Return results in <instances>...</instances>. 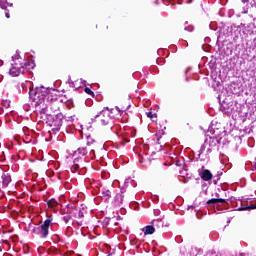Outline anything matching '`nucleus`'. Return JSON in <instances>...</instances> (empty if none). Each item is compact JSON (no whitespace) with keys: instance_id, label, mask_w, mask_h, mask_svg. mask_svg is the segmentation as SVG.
I'll return each mask as SVG.
<instances>
[{"instance_id":"obj_1","label":"nucleus","mask_w":256,"mask_h":256,"mask_svg":"<svg viewBox=\"0 0 256 256\" xmlns=\"http://www.w3.org/2000/svg\"><path fill=\"white\" fill-rule=\"evenodd\" d=\"M29 97L40 113H48L49 107L52 111H57V108H53L58 103L57 90L45 86L30 88Z\"/></svg>"},{"instance_id":"obj_2","label":"nucleus","mask_w":256,"mask_h":256,"mask_svg":"<svg viewBox=\"0 0 256 256\" xmlns=\"http://www.w3.org/2000/svg\"><path fill=\"white\" fill-rule=\"evenodd\" d=\"M74 161L71 167L72 173H78L79 175H84L87 171V163L95 159V149L91 147V141L87 142L86 147H80L74 151Z\"/></svg>"},{"instance_id":"obj_3","label":"nucleus","mask_w":256,"mask_h":256,"mask_svg":"<svg viewBox=\"0 0 256 256\" xmlns=\"http://www.w3.org/2000/svg\"><path fill=\"white\" fill-rule=\"evenodd\" d=\"M219 127H221V124H217L216 121H212L209 127V131L212 134V136H207L204 141V144L200 147V150H199L200 159L203 156V153H205V149L207 153H211V148L216 147L217 143H219V137H221L222 133H225L223 128H219Z\"/></svg>"},{"instance_id":"obj_4","label":"nucleus","mask_w":256,"mask_h":256,"mask_svg":"<svg viewBox=\"0 0 256 256\" xmlns=\"http://www.w3.org/2000/svg\"><path fill=\"white\" fill-rule=\"evenodd\" d=\"M230 205L236 210V211H247V207H242L241 205V200H237L235 197L230 198L229 200L223 199V198H212L207 201V205H210L211 207H214V209H217V211H223L225 209V203L227 205Z\"/></svg>"},{"instance_id":"obj_5","label":"nucleus","mask_w":256,"mask_h":256,"mask_svg":"<svg viewBox=\"0 0 256 256\" xmlns=\"http://www.w3.org/2000/svg\"><path fill=\"white\" fill-rule=\"evenodd\" d=\"M12 66L10 68V75L12 77H19L21 73H25V69H34L35 63L34 62H21L23 59H21V56L19 53L16 52L15 56H12Z\"/></svg>"},{"instance_id":"obj_6","label":"nucleus","mask_w":256,"mask_h":256,"mask_svg":"<svg viewBox=\"0 0 256 256\" xmlns=\"http://www.w3.org/2000/svg\"><path fill=\"white\" fill-rule=\"evenodd\" d=\"M53 226V219L48 218L40 226H35L32 229L34 235H38L40 239H47L49 237V227Z\"/></svg>"},{"instance_id":"obj_7","label":"nucleus","mask_w":256,"mask_h":256,"mask_svg":"<svg viewBox=\"0 0 256 256\" xmlns=\"http://www.w3.org/2000/svg\"><path fill=\"white\" fill-rule=\"evenodd\" d=\"M226 37H231L233 41H237L239 37H241V27L237 25H232L230 27H227L226 29Z\"/></svg>"},{"instance_id":"obj_8","label":"nucleus","mask_w":256,"mask_h":256,"mask_svg":"<svg viewBox=\"0 0 256 256\" xmlns=\"http://www.w3.org/2000/svg\"><path fill=\"white\" fill-rule=\"evenodd\" d=\"M50 120L52 121V123H50V127H53L52 131H59V129H61V126L63 125V114H57Z\"/></svg>"},{"instance_id":"obj_9","label":"nucleus","mask_w":256,"mask_h":256,"mask_svg":"<svg viewBox=\"0 0 256 256\" xmlns=\"http://www.w3.org/2000/svg\"><path fill=\"white\" fill-rule=\"evenodd\" d=\"M101 115L104 116V118L101 119L102 125H109V111H102L100 114L96 115V117H101Z\"/></svg>"},{"instance_id":"obj_10","label":"nucleus","mask_w":256,"mask_h":256,"mask_svg":"<svg viewBox=\"0 0 256 256\" xmlns=\"http://www.w3.org/2000/svg\"><path fill=\"white\" fill-rule=\"evenodd\" d=\"M9 183H11V175H9V173H4L2 175V185H3V187H8Z\"/></svg>"},{"instance_id":"obj_11","label":"nucleus","mask_w":256,"mask_h":256,"mask_svg":"<svg viewBox=\"0 0 256 256\" xmlns=\"http://www.w3.org/2000/svg\"><path fill=\"white\" fill-rule=\"evenodd\" d=\"M104 201H109V199H111V191L106 189V188H102L100 191Z\"/></svg>"},{"instance_id":"obj_12","label":"nucleus","mask_w":256,"mask_h":256,"mask_svg":"<svg viewBox=\"0 0 256 256\" xmlns=\"http://www.w3.org/2000/svg\"><path fill=\"white\" fill-rule=\"evenodd\" d=\"M201 177L204 181H211V179H213V174H211V171L209 170H204L201 173Z\"/></svg>"},{"instance_id":"obj_13","label":"nucleus","mask_w":256,"mask_h":256,"mask_svg":"<svg viewBox=\"0 0 256 256\" xmlns=\"http://www.w3.org/2000/svg\"><path fill=\"white\" fill-rule=\"evenodd\" d=\"M152 227H154V229H161V227H163V220L162 219H154L151 222Z\"/></svg>"},{"instance_id":"obj_14","label":"nucleus","mask_w":256,"mask_h":256,"mask_svg":"<svg viewBox=\"0 0 256 256\" xmlns=\"http://www.w3.org/2000/svg\"><path fill=\"white\" fill-rule=\"evenodd\" d=\"M144 233L145 235H153L155 233V227L153 226V224L146 226Z\"/></svg>"},{"instance_id":"obj_15","label":"nucleus","mask_w":256,"mask_h":256,"mask_svg":"<svg viewBox=\"0 0 256 256\" xmlns=\"http://www.w3.org/2000/svg\"><path fill=\"white\" fill-rule=\"evenodd\" d=\"M115 205H117L118 207H121V205H123V194H117L115 196Z\"/></svg>"},{"instance_id":"obj_16","label":"nucleus","mask_w":256,"mask_h":256,"mask_svg":"<svg viewBox=\"0 0 256 256\" xmlns=\"http://www.w3.org/2000/svg\"><path fill=\"white\" fill-rule=\"evenodd\" d=\"M48 207H50L51 209H55L57 207V205H59V203H57V200L55 199H51L47 202Z\"/></svg>"},{"instance_id":"obj_17","label":"nucleus","mask_w":256,"mask_h":256,"mask_svg":"<svg viewBox=\"0 0 256 256\" xmlns=\"http://www.w3.org/2000/svg\"><path fill=\"white\" fill-rule=\"evenodd\" d=\"M13 7V4H9L7 0H0L1 9H7V6Z\"/></svg>"},{"instance_id":"obj_18","label":"nucleus","mask_w":256,"mask_h":256,"mask_svg":"<svg viewBox=\"0 0 256 256\" xmlns=\"http://www.w3.org/2000/svg\"><path fill=\"white\" fill-rule=\"evenodd\" d=\"M184 29H185V31L191 32V31H193V25H189V23L186 22L184 24Z\"/></svg>"},{"instance_id":"obj_19","label":"nucleus","mask_w":256,"mask_h":256,"mask_svg":"<svg viewBox=\"0 0 256 256\" xmlns=\"http://www.w3.org/2000/svg\"><path fill=\"white\" fill-rule=\"evenodd\" d=\"M147 117H149V119H152L153 122H155V119H157V116L153 114V112H147Z\"/></svg>"},{"instance_id":"obj_20","label":"nucleus","mask_w":256,"mask_h":256,"mask_svg":"<svg viewBox=\"0 0 256 256\" xmlns=\"http://www.w3.org/2000/svg\"><path fill=\"white\" fill-rule=\"evenodd\" d=\"M62 220L64 221V223H69V221L71 220V216L67 214L62 217Z\"/></svg>"},{"instance_id":"obj_21","label":"nucleus","mask_w":256,"mask_h":256,"mask_svg":"<svg viewBox=\"0 0 256 256\" xmlns=\"http://www.w3.org/2000/svg\"><path fill=\"white\" fill-rule=\"evenodd\" d=\"M84 91H85V93H87L88 95H95V93H93L92 90H91V88H89V87H86V88L84 89Z\"/></svg>"},{"instance_id":"obj_22","label":"nucleus","mask_w":256,"mask_h":256,"mask_svg":"<svg viewBox=\"0 0 256 256\" xmlns=\"http://www.w3.org/2000/svg\"><path fill=\"white\" fill-rule=\"evenodd\" d=\"M83 217H85V214L83 213V211L79 210L78 211V218L83 219Z\"/></svg>"},{"instance_id":"obj_23","label":"nucleus","mask_w":256,"mask_h":256,"mask_svg":"<svg viewBox=\"0 0 256 256\" xmlns=\"http://www.w3.org/2000/svg\"><path fill=\"white\" fill-rule=\"evenodd\" d=\"M251 209H256V203L255 204H251L247 207V211H251Z\"/></svg>"},{"instance_id":"obj_24","label":"nucleus","mask_w":256,"mask_h":256,"mask_svg":"<svg viewBox=\"0 0 256 256\" xmlns=\"http://www.w3.org/2000/svg\"><path fill=\"white\" fill-rule=\"evenodd\" d=\"M154 215H155L156 217H159V215H161V210L155 209V210H154Z\"/></svg>"},{"instance_id":"obj_25","label":"nucleus","mask_w":256,"mask_h":256,"mask_svg":"<svg viewBox=\"0 0 256 256\" xmlns=\"http://www.w3.org/2000/svg\"><path fill=\"white\" fill-rule=\"evenodd\" d=\"M11 102L10 101H4V107L8 108L10 107Z\"/></svg>"},{"instance_id":"obj_26","label":"nucleus","mask_w":256,"mask_h":256,"mask_svg":"<svg viewBox=\"0 0 256 256\" xmlns=\"http://www.w3.org/2000/svg\"><path fill=\"white\" fill-rule=\"evenodd\" d=\"M196 217H197V219H201V217H203V213L197 212Z\"/></svg>"},{"instance_id":"obj_27","label":"nucleus","mask_w":256,"mask_h":256,"mask_svg":"<svg viewBox=\"0 0 256 256\" xmlns=\"http://www.w3.org/2000/svg\"><path fill=\"white\" fill-rule=\"evenodd\" d=\"M252 167H253L254 169H256V158H255V161L252 162Z\"/></svg>"},{"instance_id":"obj_28","label":"nucleus","mask_w":256,"mask_h":256,"mask_svg":"<svg viewBox=\"0 0 256 256\" xmlns=\"http://www.w3.org/2000/svg\"><path fill=\"white\" fill-rule=\"evenodd\" d=\"M249 1H255V0H242V3H249Z\"/></svg>"},{"instance_id":"obj_29","label":"nucleus","mask_w":256,"mask_h":256,"mask_svg":"<svg viewBox=\"0 0 256 256\" xmlns=\"http://www.w3.org/2000/svg\"><path fill=\"white\" fill-rule=\"evenodd\" d=\"M80 83H81L82 85H85L86 81L83 80V79H80Z\"/></svg>"},{"instance_id":"obj_30","label":"nucleus","mask_w":256,"mask_h":256,"mask_svg":"<svg viewBox=\"0 0 256 256\" xmlns=\"http://www.w3.org/2000/svg\"><path fill=\"white\" fill-rule=\"evenodd\" d=\"M5 15H6L7 19H9V17H10L9 12H6Z\"/></svg>"},{"instance_id":"obj_31","label":"nucleus","mask_w":256,"mask_h":256,"mask_svg":"<svg viewBox=\"0 0 256 256\" xmlns=\"http://www.w3.org/2000/svg\"><path fill=\"white\" fill-rule=\"evenodd\" d=\"M123 139H125V143H129V139L123 137Z\"/></svg>"},{"instance_id":"obj_32","label":"nucleus","mask_w":256,"mask_h":256,"mask_svg":"<svg viewBox=\"0 0 256 256\" xmlns=\"http://www.w3.org/2000/svg\"><path fill=\"white\" fill-rule=\"evenodd\" d=\"M210 28L215 31V28H213V24H210Z\"/></svg>"},{"instance_id":"obj_33","label":"nucleus","mask_w":256,"mask_h":256,"mask_svg":"<svg viewBox=\"0 0 256 256\" xmlns=\"http://www.w3.org/2000/svg\"><path fill=\"white\" fill-rule=\"evenodd\" d=\"M117 135H123V132H122V131H120V132H118V133H117Z\"/></svg>"},{"instance_id":"obj_34","label":"nucleus","mask_w":256,"mask_h":256,"mask_svg":"<svg viewBox=\"0 0 256 256\" xmlns=\"http://www.w3.org/2000/svg\"><path fill=\"white\" fill-rule=\"evenodd\" d=\"M1 65H3V60H0V67H1Z\"/></svg>"},{"instance_id":"obj_35","label":"nucleus","mask_w":256,"mask_h":256,"mask_svg":"<svg viewBox=\"0 0 256 256\" xmlns=\"http://www.w3.org/2000/svg\"><path fill=\"white\" fill-rule=\"evenodd\" d=\"M254 25H255V27H256V18L254 19Z\"/></svg>"},{"instance_id":"obj_36","label":"nucleus","mask_w":256,"mask_h":256,"mask_svg":"<svg viewBox=\"0 0 256 256\" xmlns=\"http://www.w3.org/2000/svg\"><path fill=\"white\" fill-rule=\"evenodd\" d=\"M142 147L145 148V149H147L148 146H144V145H143Z\"/></svg>"},{"instance_id":"obj_37","label":"nucleus","mask_w":256,"mask_h":256,"mask_svg":"<svg viewBox=\"0 0 256 256\" xmlns=\"http://www.w3.org/2000/svg\"><path fill=\"white\" fill-rule=\"evenodd\" d=\"M102 177H103L104 179L106 178V176H105V175H103V174H102Z\"/></svg>"},{"instance_id":"obj_38","label":"nucleus","mask_w":256,"mask_h":256,"mask_svg":"<svg viewBox=\"0 0 256 256\" xmlns=\"http://www.w3.org/2000/svg\"><path fill=\"white\" fill-rule=\"evenodd\" d=\"M239 256H245V254L242 253V254H240Z\"/></svg>"},{"instance_id":"obj_39","label":"nucleus","mask_w":256,"mask_h":256,"mask_svg":"<svg viewBox=\"0 0 256 256\" xmlns=\"http://www.w3.org/2000/svg\"><path fill=\"white\" fill-rule=\"evenodd\" d=\"M73 85H75V83H72V87H73Z\"/></svg>"}]
</instances>
